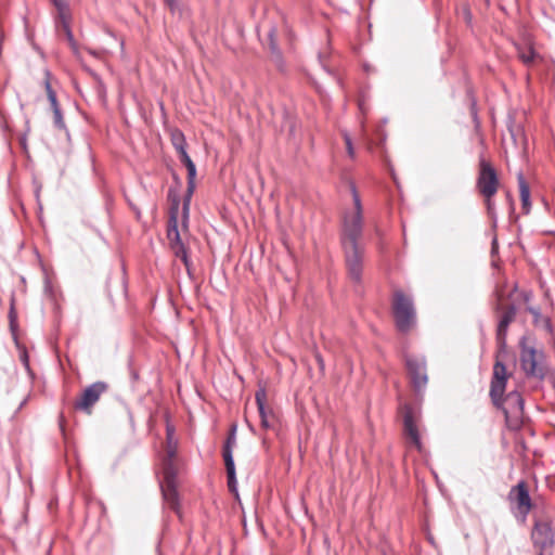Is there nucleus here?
<instances>
[{"mask_svg": "<svg viewBox=\"0 0 555 555\" xmlns=\"http://www.w3.org/2000/svg\"><path fill=\"white\" fill-rule=\"evenodd\" d=\"M353 206L344 217L343 245L346 255V266L350 278L354 282L361 280L362 274V250L357 241L362 228V208L359 194L352 186Z\"/></svg>", "mask_w": 555, "mask_h": 555, "instance_id": "f257e3e1", "label": "nucleus"}, {"mask_svg": "<svg viewBox=\"0 0 555 555\" xmlns=\"http://www.w3.org/2000/svg\"><path fill=\"white\" fill-rule=\"evenodd\" d=\"M168 438V460L164 467V482L162 485L163 495L166 503L173 509L178 508V493L176 489V469L172 463V459L176 453V446L172 442L173 429L167 427Z\"/></svg>", "mask_w": 555, "mask_h": 555, "instance_id": "f03ea898", "label": "nucleus"}, {"mask_svg": "<svg viewBox=\"0 0 555 555\" xmlns=\"http://www.w3.org/2000/svg\"><path fill=\"white\" fill-rule=\"evenodd\" d=\"M499 188V179L494 168L489 162L481 158L479 163V176L477 179V189L485 197L487 209L489 212L493 210L492 196Z\"/></svg>", "mask_w": 555, "mask_h": 555, "instance_id": "7ed1b4c3", "label": "nucleus"}, {"mask_svg": "<svg viewBox=\"0 0 555 555\" xmlns=\"http://www.w3.org/2000/svg\"><path fill=\"white\" fill-rule=\"evenodd\" d=\"M392 309L397 327L401 332L411 330L415 323V310L412 300L401 291L393 293Z\"/></svg>", "mask_w": 555, "mask_h": 555, "instance_id": "20e7f679", "label": "nucleus"}, {"mask_svg": "<svg viewBox=\"0 0 555 555\" xmlns=\"http://www.w3.org/2000/svg\"><path fill=\"white\" fill-rule=\"evenodd\" d=\"M178 214H179V201H175L170 209V219L168 223L167 235L170 242L171 249L175 255L182 259L185 266H188V256L185 248L181 242L180 234L178 231Z\"/></svg>", "mask_w": 555, "mask_h": 555, "instance_id": "39448f33", "label": "nucleus"}, {"mask_svg": "<svg viewBox=\"0 0 555 555\" xmlns=\"http://www.w3.org/2000/svg\"><path fill=\"white\" fill-rule=\"evenodd\" d=\"M532 541L539 555H553L554 533L546 522H539L532 530Z\"/></svg>", "mask_w": 555, "mask_h": 555, "instance_id": "423d86ee", "label": "nucleus"}, {"mask_svg": "<svg viewBox=\"0 0 555 555\" xmlns=\"http://www.w3.org/2000/svg\"><path fill=\"white\" fill-rule=\"evenodd\" d=\"M509 377L507 370L500 360H496L493 367V375L490 387V397L493 403L498 406L502 403V398L505 392L506 382Z\"/></svg>", "mask_w": 555, "mask_h": 555, "instance_id": "0eeeda50", "label": "nucleus"}, {"mask_svg": "<svg viewBox=\"0 0 555 555\" xmlns=\"http://www.w3.org/2000/svg\"><path fill=\"white\" fill-rule=\"evenodd\" d=\"M179 153L180 160L184 164L188 170V191L183 203V210H182V222L183 225H185L186 220L189 218V207H190V201L191 196L195 189V177H196V167L195 164L192 162L191 157L186 153V150H183Z\"/></svg>", "mask_w": 555, "mask_h": 555, "instance_id": "6e6552de", "label": "nucleus"}, {"mask_svg": "<svg viewBox=\"0 0 555 555\" xmlns=\"http://www.w3.org/2000/svg\"><path fill=\"white\" fill-rule=\"evenodd\" d=\"M521 352H520V363L522 370L528 375H535L538 367V359L540 353L537 351L534 346L530 343L528 337H522L520 341Z\"/></svg>", "mask_w": 555, "mask_h": 555, "instance_id": "1a4fd4ad", "label": "nucleus"}, {"mask_svg": "<svg viewBox=\"0 0 555 555\" xmlns=\"http://www.w3.org/2000/svg\"><path fill=\"white\" fill-rule=\"evenodd\" d=\"M106 390L104 383L98 382L87 387L80 399L76 402V409L85 411L87 414H91V408L99 401L101 395Z\"/></svg>", "mask_w": 555, "mask_h": 555, "instance_id": "9d476101", "label": "nucleus"}, {"mask_svg": "<svg viewBox=\"0 0 555 555\" xmlns=\"http://www.w3.org/2000/svg\"><path fill=\"white\" fill-rule=\"evenodd\" d=\"M236 443L235 438V428H233L231 435L228 437L224 449H223V459L227 468L228 475V487L231 492L236 493V477H235V466L232 456V449Z\"/></svg>", "mask_w": 555, "mask_h": 555, "instance_id": "9b49d317", "label": "nucleus"}, {"mask_svg": "<svg viewBox=\"0 0 555 555\" xmlns=\"http://www.w3.org/2000/svg\"><path fill=\"white\" fill-rule=\"evenodd\" d=\"M406 367L414 387L416 389L423 388L427 384V375L423 359L417 357H409L406 359Z\"/></svg>", "mask_w": 555, "mask_h": 555, "instance_id": "f8f14e48", "label": "nucleus"}, {"mask_svg": "<svg viewBox=\"0 0 555 555\" xmlns=\"http://www.w3.org/2000/svg\"><path fill=\"white\" fill-rule=\"evenodd\" d=\"M509 498L516 504L520 514L526 516L530 512L532 507L531 499L528 487L524 481L518 482V485L511 490Z\"/></svg>", "mask_w": 555, "mask_h": 555, "instance_id": "ddd939ff", "label": "nucleus"}, {"mask_svg": "<svg viewBox=\"0 0 555 555\" xmlns=\"http://www.w3.org/2000/svg\"><path fill=\"white\" fill-rule=\"evenodd\" d=\"M267 393L264 389H259L256 392V403L260 416L261 427L264 429L271 428L274 422V415L272 411L266 405Z\"/></svg>", "mask_w": 555, "mask_h": 555, "instance_id": "4468645a", "label": "nucleus"}, {"mask_svg": "<svg viewBox=\"0 0 555 555\" xmlns=\"http://www.w3.org/2000/svg\"><path fill=\"white\" fill-rule=\"evenodd\" d=\"M504 413L506 418H518L522 414V398L518 392H511L505 399Z\"/></svg>", "mask_w": 555, "mask_h": 555, "instance_id": "2eb2a0df", "label": "nucleus"}, {"mask_svg": "<svg viewBox=\"0 0 555 555\" xmlns=\"http://www.w3.org/2000/svg\"><path fill=\"white\" fill-rule=\"evenodd\" d=\"M404 431L406 436L411 439V442L418 449H422L421 437L417 430V426L413 420L411 413H406L404 415Z\"/></svg>", "mask_w": 555, "mask_h": 555, "instance_id": "dca6fc26", "label": "nucleus"}, {"mask_svg": "<svg viewBox=\"0 0 555 555\" xmlns=\"http://www.w3.org/2000/svg\"><path fill=\"white\" fill-rule=\"evenodd\" d=\"M515 317V309L513 307L508 308L502 315L499 326H498V339L501 344L504 343L505 335L509 323L513 321Z\"/></svg>", "mask_w": 555, "mask_h": 555, "instance_id": "f3484780", "label": "nucleus"}, {"mask_svg": "<svg viewBox=\"0 0 555 555\" xmlns=\"http://www.w3.org/2000/svg\"><path fill=\"white\" fill-rule=\"evenodd\" d=\"M518 184H519V195H520L522 210L525 214H528L531 208L530 190H529V185L527 184L522 175H519V177H518Z\"/></svg>", "mask_w": 555, "mask_h": 555, "instance_id": "a211bd4d", "label": "nucleus"}, {"mask_svg": "<svg viewBox=\"0 0 555 555\" xmlns=\"http://www.w3.org/2000/svg\"><path fill=\"white\" fill-rule=\"evenodd\" d=\"M171 142H172L175 149L177 150V152H181V151L185 150V147H186L185 138H184L183 133L179 130H173L171 132Z\"/></svg>", "mask_w": 555, "mask_h": 555, "instance_id": "6ab92c4d", "label": "nucleus"}, {"mask_svg": "<svg viewBox=\"0 0 555 555\" xmlns=\"http://www.w3.org/2000/svg\"><path fill=\"white\" fill-rule=\"evenodd\" d=\"M518 55H519V59L525 64H530L531 62H533V60L535 57V52L533 51V49L531 47H526V48L519 49Z\"/></svg>", "mask_w": 555, "mask_h": 555, "instance_id": "aec40b11", "label": "nucleus"}, {"mask_svg": "<svg viewBox=\"0 0 555 555\" xmlns=\"http://www.w3.org/2000/svg\"><path fill=\"white\" fill-rule=\"evenodd\" d=\"M47 92H48V98H49V100L51 102V105L53 107L54 114L59 115V107H57V102H56V95L53 92V90L51 89L49 82H47Z\"/></svg>", "mask_w": 555, "mask_h": 555, "instance_id": "412c9836", "label": "nucleus"}, {"mask_svg": "<svg viewBox=\"0 0 555 555\" xmlns=\"http://www.w3.org/2000/svg\"><path fill=\"white\" fill-rule=\"evenodd\" d=\"M344 139H345V143H346L347 153H348V155L351 158H353L354 157V150H353V146H352L351 139H350V137L347 133L344 134Z\"/></svg>", "mask_w": 555, "mask_h": 555, "instance_id": "4be33fe9", "label": "nucleus"}, {"mask_svg": "<svg viewBox=\"0 0 555 555\" xmlns=\"http://www.w3.org/2000/svg\"><path fill=\"white\" fill-rule=\"evenodd\" d=\"M53 2L60 10L65 8V0H53Z\"/></svg>", "mask_w": 555, "mask_h": 555, "instance_id": "5701e85b", "label": "nucleus"}, {"mask_svg": "<svg viewBox=\"0 0 555 555\" xmlns=\"http://www.w3.org/2000/svg\"><path fill=\"white\" fill-rule=\"evenodd\" d=\"M165 2L171 8L173 9L177 4V0H165Z\"/></svg>", "mask_w": 555, "mask_h": 555, "instance_id": "b1692460", "label": "nucleus"}, {"mask_svg": "<svg viewBox=\"0 0 555 555\" xmlns=\"http://www.w3.org/2000/svg\"><path fill=\"white\" fill-rule=\"evenodd\" d=\"M54 115H55V121H56L57 124H60V122H61V119H62V118H61V113L59 112V115H56V114H54Z\"/></svg>", "mask_w": 555, "mask_h": 555, "instance_id": "393cba45", "label": "nucleus"}, {"mask_svg": "<svg viewBox=\"0 0 555 555\" xmlns=\"http://www.w3.org/2000/svg\"><path fill=\"white\" fill-rule=\"evenodd\" d=\"M529 311H530L531 313H533L534 315H537V314H538V312H537L535 310L531 309V308H529Z\"/></svg>", "mask_w": 555, "mask_h": 555, "instance_id": "a878e982", "label": "nucleus"}]
</instances>
